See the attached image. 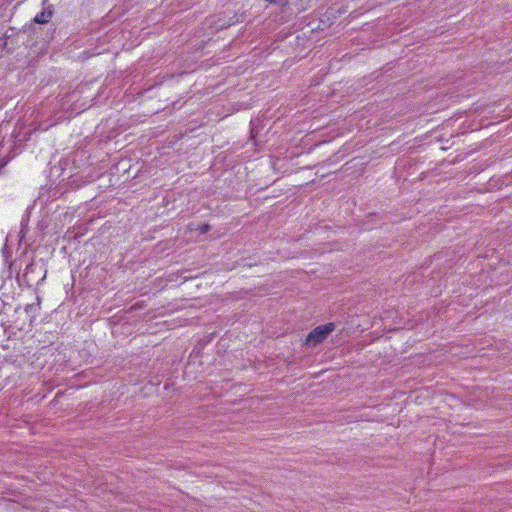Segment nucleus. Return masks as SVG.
Instances as JSON below:
<instances>
[{
    "label": "nucleus",
    "instance_id": "1",
    "mask_svg": "<svg viewBox=\"0 0 512 512\" xmlns=\"http://www.w3.org/2000/svg\"><path fill=\"white\" fill-rule=\"evenodd\" d=\"M334 330L335 324L332 322L317 326L307 335L305 344L308 347H315L322 343Z\"/></svg>",
    "mask_w": 512,
    "mask_h": 512
},
{
    "label": "nucleus",
    "instance_id": "2",
    "mask_svg": "<svg viewBox=\"0 0 512 512\" xmlns=\"http://www.w3.org/2000/svg\"><path fill=\"white\" fill-rule=\"evenodd\" d=\"M52 15H53V11L51 8L44 9L43 11H41L34 17L33 23L46 24L50 21Z\"/></svg>",
    "mask_w": 512,
    "mask_h": 512
},
{
    "label": "nucleus",
    "instance_id": "3",
    "mask_svg": "<svg viewBox=\"0 0 512 512\" xmlns=\"http://www.w3.org/2000/svg\"><path fill=\"white\" fill-rule=\"evenodd\" d=\"M40 308V304L39 302L38 303H32V304H27L25 306V312L27 314H34L38 309Z\"/></svg>",
    "mask_w": 512,
    "mask_h": 512
},
{
    "label": "nucleus",
    "instance_id": "4",
    "mask_svg": "<svg viewBox=\"0 0 512 512\" xmlns=\"http://www.w3.org/2000/svg\"><path fill=\"white\" fill-rule=\"evenodd\" d=\"M7 307L11 308L8 303H6L3 299H0V315L6 314Z\"/></svg>",
    "mask_w": 512,
    "mask_h": 512
},
{
    "label": "nucleus",
    "instance_id": "5",
    "mask_svg": "<svg viewBox=\"0 0 512 512\" xmlns=\"http://www.w3.org/2000/svg\"><path fill=\"white\" fill-rule=\"evenodd\" d=\"M237 22H239V18L238 16L235 14L233 15L229 21L227 22V24H223L222 27H228V26H231V25H234L236 24Z\"/></svg>",
    "mask_w": 512,
    "mask_h": 512
},
{
    "label": "nucleus",
    "instance_id": "6",
    "mask_svg": "<svg viewBox=\"0 0 512 512\" xmlns=\"http://www.w3.org/2000/svg\"><path fill=\"white\" fill-rule=\"evenodd\" d=\"M211 229V226L207 223H203L198 227V230L200 233L204 234L207 233Z\"/></svg>",
    "mask_w": 512,
    "mask_h": 512
}]
</instances>
